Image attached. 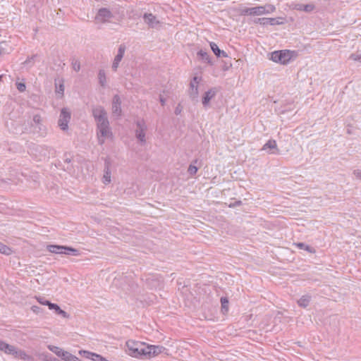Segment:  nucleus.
<instances>
[{
  "label": "nucleus",
  "instance_id": "obj_1",
  "mask_svg": "<svg viewBox=\"0 0 361 361\" xmlns=\"http://www.w3.org/2000/svg\"><path fill=\"white\" fill-rule=\"evenodd\" d=\"M92 113L97 123V140L99 143L102 145L106 140H111L113 137L107 114L102 107L96 108Z\"/></svg>",
  "mask_w": 361,
  "mask_h": 361
},
{
  "label": "nucleus",
  "instance_id": "obj_2",
  "mask_svg": "<svg viewBox=\"0 0 361 361\" xmlns=\"http://www.w3.org/2000/svg\"><path fill=\"white\" fill-rule=\"evenodd\" d=\"M146 347L145 343L140 341L130 340L126 342V351L134 357H146Z\"/></svg>",
  "mask_w": 361,
  "mask_h": 361
},
{
  "label": "nucleus",
  "instance_id": "obj_3",
  "mask_svg": "<svg viewBox=\"0 0 361 361\" xmlns=\"http://www.w3.org/2000/svg\"><path fill=\"white\" fill-rule=\"evenodd\" d=\"M47 250L54 254L66 255L77 256L79 255V251L71 247L58 245H48Z\"/></svg>",
  "mask_w": 361,
  "mask_h": 361
},
{
  "label": "nucleus",
  "instance_id": "obj_4",
  "mask_svg": "<svg viewBox=\"0 0 361 361\" xmlns=\"http://www.w3.org/2000/svg\"><path fill=\"white\" fill-rule=\"evenodd\" d=\"M292 58V53L288 50L275 51L271 54L270 59L283 65L288 63Z\"/></svg>",
  "mask_w": 361,
  "mask_h": 361
},
{
  "label": "nucleus",
  "instance_id": "obj_5",
  "mask_svg": "<svg viewBox=\"0 0 361 361\" xmlns=\"http://www.w3.org/2000/svg\"><path fill=\"white\" fill-rule=\"evenodd\" d=\"M276 10L274 6L267 4L266 6H256L248 8L245 10V13L252 16H261L266 13H273Z\"/></svg>",
  "mask_w": 361,
  "mask_h": 361
},
{
  "label": "nucleus",
  "instance_id": "obj_6",
  "mask_svg": "<svg viewBox=\"0 0 361 361\" xmlns=\"http://www.w3.org/2000/svg\"><path fill=\"white\" fill-rule=\"evenodd\" d=\"M71 118V112L68 108H63L61 110L59 118L58 121V126L63 131H66L68 129V123Z\"/></svg>",
  "mask_w": 361,
  "mask_h": 361
},
{
  "label": "nucleus",
  "instance_id": "obj_7",
  "mask_svg": "<svg viewBox=\"0 0 361 361\" xmlns=\"http://www.w3.org/2000/svg\"><path fill=\"white\" fill-rule=\"evenodd\" d=\"M113 14L111 11L106 8H100L94 18V23L96 24H103L110 21L112 18Z\"/></svg>",
  "mask_w": 361,
  "mask_h": 361
},
{
  "label": "nucleus",
  "instance_id": "obj_8",
  "mask_svg": "<svg viewBox=\"0 0 361 361\" xmlns=\"http://www.w3.org/2000/svg\"><path fill=\"white\" fill-rule=\"evenodd\" d=\"M136 126L135 137L142 145H145L146 143L145 134L147 128L145 122L143 120L137 121Z\"/></svg>",
  "mask_w": 361,
  "mask_h": 361
},
{
  "label": "nucleus",
  "instance_id": "obj_9",
  "mask_svg": "<svg viewBox=\"0 0 361 361\" xmlns=\"http://www.w3.org/2000/svg\"><path fill=\"white\" fill-rule=\"evenodd\" d=\"M201 81V78L198 76H194L192 80L190 82V87L188 90V94L192 100H197L199 91H198V85Z\"/></svg>",
  "mask_w": 361,
  "mask_h": 361
},
{
  "label": "nucleus",
  "instance_id": "obj_10",
  "mask_svg": "<svg viewBox=\"0 0 361 361\" xmlns=\"http://www.w3.org/2000/svg\"><path fill=\"white\" fill-rule=\"evenodd\" d=\"M262 150L266 151L269 154H279V149L278 148L276 140H269L267 142H266Z\"/></svg>",
  "mask_w": 361,
  "mask_h": 361
},
{
  "label": "nucleus",
  "instance_id": "obj_11",
  "mask_svg": "<svg viewBox=\"0 0 361 361\" xmlns=\"http://www.w3.org/2000/svg\"><path fill=\"white\" fill-rule=\"evenodd\" d=\"M126 51V46L123 44H121L118 49V53L116 55L113 63H112V69L116 71L119 66L120 62L121 61L124 53Z\"/></svg>",
  "mask_w": 361,
  "mask_h": 361
},
{
  "label": "nucleus",
  "instance_id": "obj_12",
  "mask_svg": "<svg viewBox=\"0 0 361 361\" xmlns=\"http://www.w3.org/2000/svg\"><path fill=\"white\" fill-rule=\"evenodd\" d=\"M165 350V348L160 345H147L146 347V357H154L161 353Z\"/></svg>",
  "mask_w": 361,
  "mask_h": 361
},
{
  "label": "nucleus",
  "instance_id": "obj_13",
  "mask_svg": "<svg viewBox=\"0 0 361 361\" xmlns=\"http://www.w3.org/2000/svg\"><path fill=\"white\" fill-rule=\"evenodd\" d=\"M112 112L114 115L119 116L121 114V100L118 95L116 94L112 100Z\"/></svg>",
  "mask_w": 361,
  "mask_h": 361
},
{
  "label": "nucleus",
  "instance_id": "obj_14",
  "mask_svg": "<svg viewBox=\"0 0 361 361\" xmlns=\"http://www.w3.org/2000/svg\"><path fill=\"white\" fill-rule=\"evenodd\" d=\"M143 18L145 23L152 28L157 27L160 23L159 20L152 13H145Z\"/></svg>",
  "mask_w": 361,
  "mask_h": 361
},
{
  "label": "nucleus",
  "instance_id": "obj_15",
  "mask_svg": "<svg viewBox=\"0 0 361 361\" xmlns=\"http://www.w3.org/2000/svg\"><path fill=\"white\" fill-rule=\"evenodd\" d=\"M215 94L216 91L214 89H211L204 93V95L203 96L202 101V105L204 106V108H207L209 106L211 99L214 98Z\"/></svg>",
  "mask_w": 361,
  "mask_h": 361
},
{
  "label": "nucleus",
  "instance_id": "obj_16",
  "mask_svg": "<svg viewBox=\"0 0 361 361\" xmlns=\"http://www.w3.org/2000/svg\"><path fill=\"white\" fill-rule=\"evenodd\" d=\"M111 181V172L109 168V163H106L105 168L104 170V174L102 178V182L105 184L108 185Z\"/></svg>",
  "mask_w": 361,
  "mask_h": 361
},
{
  "label": "nucleus",
  "instance_id": "obj_17",
  "mask_svg": "<svg viewBox=\"0 0 361 361\" xmlns=\"http://www.w3.org/2000/svg\"><path fill=\"white\" fill-rule=\"evenodd\" d=\"M97 80L99 85L104 88L107 87L106 73L104 70L99 69L97 74Z\"/></svg>",
  "mask_w": 361,
  "mask_h": 361
},
{
  "label": "nucleus",
  "instance_id": "obj_18",
  "mask_svg": "<svg viewBox=\"0 0 361 361\" xmlns=\"http://www.w3.org/2000/svg\"><path fill=\"white\" fill-rule=\"evenodd\" d=\"M49 309V310H54L56 314L61 315L63 318L68 317V313L66 312H65L64 310H61L60 308V307L58 305L55 304V303L51 304Z\"/></svg>",
  "mask_w": 361,
  "mask_h": 361
},
{
  "label": "nucleus",
  "instance_id": "obj_19",
  "mask_svg": "<svg viewBox=\"0 0 361 361\" xmlns=\"http://www.w3.org/2000/svg\"><path fill=\"white\" fill-rule=\"evenodd\" d=\"M315 6L312 4H298L295 6V8L298 11H304L305 12L310 13L312 12L314 9Z\"/></svg>",
  "mask_w": 361,
  "mask_h": 361
},
{
  "label": "nucleus",
  "instance_id": "obj_20",
  "mask_svg": "<svg viewBox=\"0 0 361 361\" xmlns=\"http://www.w3.org/2000/svg\"><path fill=\"white\" fill-rule=\"evenodd\" d=\"M65 361H79V358L72 355L69 352L63 351L61 352V357Z\"/></svg>",
  "mask_w": 361,
  "mask_h": 361
},
{
  "label": "nucleus",
  "instance_id": "obj_21",
  "mask_svg": "<svg viewBox=\"0 0 361 361\" xmlns=\"http://www.w3.org/2000/svg\"><path fill=\"white\" fill-rule=\"evenodd\" d=\"M15 357L27 361H32L33 360L32 356L27 355L24 350H17Z\"/></svg>",
  "mask_w": 361,
  "mask_h": 361
},
{
  "label": "nucleus",
  "instance_id": "obj_22",
  "mask_svg": "<svg viewBox=\"0 0 361 361\" xmlns=\"http://www.w3.org/2000/svg\"><path fill=\"white\" fill-rule=\"evenodd\" d=\"M310 300H311V297L310 295H302L298 300V304L300 307H306L309 305Z\"/></svg>",
  "mask_w": 361,
  "mask_h": 361
},
{
  "label": "nucleus",
  "instance_id": "obj_23",
  "mask_svg": "<svg viewBox=\"0 0 361 361\" xmlns=\"http://www.w3.org/2000/svg\"><path fill=\"white\" fill-rule=\"evenodd\" d=\"M17 350L18 349L14 345L6 343L4 352L15 357Z\"/></svg>",
  "mask_w": 361,
  "mask_h": 361
},
{
  "label": "nucleus",
  "instance_id": "obj_24",
  "mask_svg": "<svg viewBox=\"0 0 361 361\" xmlns=\"http://www.w3.org/2000/svg\"><path fill=\"white\" fill-rule=\"evenodd\" d=\"M37 57V54H34L30 57H27V59L23 63V64L27 68H30L35 65V59Z\"/></svg>",
  "mask_w": 361,
  "mask_h": 361
},
{
  "label": "nucleus",
  "instance_id": "obj_25",
  "mask_svg": "<svg viewBox=\"0 0 361 361\" xmlns=\"http://www.w3.org/2000/svg\"><path fill=\"white\" fill-rule=\"evenodd\" d=\"M33 123L35 124H36L37 126H38V128H39V130L41 131L42 130H44V127L43 126V125L42 124V118H41V116L39 115V114H35L34 116H33Z\"/></svg>",
  "mask_w": 361,
  "mask_h": 361
},
{
  "label": "nucleus",
  "instance_id": "obj_26",
  "mask_svg": "<svg viewBox=\"0 0 361 361\" xmlns=\"http://www.w3.org/2000/svg\"><path fill=\"white\" fill-rule=\"evenodd\" d=\"M0 253L6 255H9L12 253V250L7 245L0 243Z\"/></svg>",
  "mask_w": 361,
  "mask_h": 361
},
{
  "label": "nucleus",
  "instance_id": "obj_27",
  "mask_svg": "<svg viewBox=\"0 0 361 361\" xmlns=\"http://www.w3.org/2000/svg\"><path fill=\"white\" fill-rule=\"evenodd\" d=\"M295 245L298 248L305 250L310 253L314 252V250L312 247H310L303 243H296Z\"/></svg>",
  "mask_w": 361,
  "mask_h": 361
},
{
  "label": "nucleus",
  "instance_id": "obj_28",
  "mask_svg": "<svg viewBox=\"0 0 361 361\" xmlns=\"http://www.w3.org/2000/svg\"><path fill=\"white\" fill-rule=\"evenodd\" d=\"M197 55L200 56L204 62L211 63L210 58L206 51L200 50L198 51Z\"/></svg>",
  "mask_w": 361,
  "mask_h": 361
},
{
  "label": "nucleus",
  "instance_id": "obj_29",
  "mask_svg": "<svg viewBox=\"0 0 361 361\" xmlns=\"http://www.w3.org/2000/svg\"><path fill=\"white\" fill-rule=\"evenodd\" d=\"M350 59L361 63V51L353 53L350 56Z\"/></svg>",
  "mask_w": 361,
  "mask_h": 361
},
{
  "label": "nucleus",
  "instance_id": "obj_30",
  "mask_svg": "<svg viewBox=\"0 0 361 361\" xmlns=\"http://www.w3.org/2000/svg\"><path fill=\"white\" fill-rule=\"evenodd\" d=\"M210 47L214 54L218 56H221V49L218 47L217 44L214 42H210Z\"/></svg>",
  "mask_w": 361,
  "mask_h": 361
},
{
  "label": "nucleus",
  "instance_id": "obj_31",
  "mask_svg": "<svg viewBox=\"0 0 361 361\" xmlns=\"http://www.w3.org/2000/svg\"><path fill=\"white\" fill-rule=\"evenodd\" d=\"M49 349L52 351L53 353H54L56 355H58L59 357H61V352H63V350L62 349H61L60 348L57 347V346H54V345H49L48 346Z\"/></svg>",
  "mask_w": 361,
  "mask_h": 361
},
{
  "label": "nucleus",
  "instance_id": "obj_32",
  "mask_svg": "<svg viewBox=\"0 0 361 361\" xmlns=\"http://www.w3.org/2000/svg\"><path fill=\"white\" fill-rule=\"evenodd\" d=\"M71 65H72V67L73 68L75 71H79L80 69V62L75 58H72L71 59Z\"/></svg>",
  "mask_w": 361,
  "mask_h": 361
},
{
  "label": "nucleus",
  "instance_id": "obj_33",
  "mask_svg": "<svg viewBox=\"0 0 361 361\" xmlns=\"http://www.w3.org/2000/svg\"><path fill=\"white\" fill-rule=\"evenodd\" d=\"M221 307L222 310H224L225 312L228 311V300L226 298H221Z\"/></svg>",
  "mask_w": 361,
  "mask_h": 361
},
{
  "label": "nucleus",
  "instance_id": "obj_34",
  "mask_svg": "<svg viewBox=\"0 0 361 361\" xmlns=\"http://www.w3.org/2000/svg\"><path fill=\"white\" fill-rule=\"evenodd\" d=\"M37 300L40 304L47 305L49 307H50V305L52 304L50 301L46 300L44 297H37Z\"/></svg>",
  "mask_w": 361,
  "mask_h": 361
},
{
  "label": "nucleus",
  "instance_id": "obj_35",
  "mask_svg": "<svg viewBox=\"0 0 361 361\" xmlns=\"http://www.w3.org/2000/svg\"><path fill=\"white\" fill-rule=\"evenodd\" d=\"M197 170H198V169L197 166H195L192 164H190L188 167V171L190 175L193 176V175L196 174V173L197 172Z\"/></svg>",
  "mask_w": 361,
  "mask_h": 361
},
{
  "label": "nucleus",
  "instance_id": "obj_36",
  "mask_svg": "<svg viewBox=\"0 0 361 361\" xmlns=\"http://www.w3.org/2000/svg\"><path fill=\"white\" fill-rule=\"evenodd\" d=\"M64 92V85L63 83L59 84V86H57V84H56V92L58 94H63Z\"/></svg>",
  "mask_w": 361,
  "mask_h": 361
},
{
  "label": "nucleus",
  "instance_id": "obj_37",
  "mask_svg": "<svg viewBox=\"0 0 361 361\" xmlns=\"http://www.w3.org/2000/svg\"><path fill=\"white\" fill-rule=\"evenodd\" d=\"M16 87L18 90L20 92H23L24 91H25L26 89L25 84L23 82H17Z\"/></svg>",
  "mask_w": 361,
  "mask_h": 361
},
{
  "label": "nucleus",
  "instance_id": "obj_38",
  "mask_svg": "<svg viewBox=\"0 0 361 361\" xmlns=\"http://www.w3.org/2000/svg\"><path fill=\"white\" fill-rule=\"evenodd\" d=\"M353 176L355 178L361 181V169H355L353 172Z\"/></svg>",
  "mask_w": 361,
  "mask_h": 361
},
{
  "label": "nucleus",
  "instance_id": "obj_39",
  "mask_svg": "<svg viewBox=\"0 0 361 361\" xmlns=\"http://www.w3.org/2000/svg\"><path fill=\"white\" fill-rule=\"evenodd\" d=\"M80 355H84V356L87 358H90V352L87 350H80Z\"/></svg>",
  "mask_w": 361,
  "mask_h": 361
},
{
  "label": "nucleus",
  "instance_id": "obj_40",
  "mask_svg": "<svg viewBox=\"0 0 361 361\" xmlns=\"http://www.w3.org/2000/svg\"><path fill=\"white\" fill-rule=\"evenodd\" d=\"M6 345V342L0 340V350L4 351Z\"/></svg>",
  "mask_w": 361,
  "mask_h": 361
},
{
  "label": "nucleus",
  "instance_id": "obj_41",
  "mask_svg": "<svg viewBox=\"0 0 361 361\" xmlns=\"http://www.w3.org/2000/svg\"><path fill=\"white\" fill-rule=\"evenodd\" d=\"M159 101H160V103L162 106H164L165 104H166V99L161 96L160 95L159 97Z\"/></svg>",
  "mask_w": 361,
  "mask_h": 361
},
{
  "label": "nucleus",
  "instance_id": "obj_42",
  "mask_svg": "<svg viewBox=\"0 0 361 361\" xmlns=\"http://www.w3.org/2000/svg\"><path fill=\"white\" fill-rule=\"evenodd\" d=\"M181 112V108L180 107V105H178L176 109H175V114L176 115H178Z\"/></svg>",
  "mask_w": 361,
  "mask_h": 361
},
{
  "label": "nucleus",
  "instance_id": "obj_43",
  "mask_svg": "<svg viewBox=\"0 0 361 361\" xmlns=\"http://www.w3.org/2000/svg\"><path fill=\"white\" fill-rule=\"evenodd\" d=\"M39 307H37V306H35V305H34V306H32V311H33V312H38V310H39Z\"/></svg>",
  "mask_w": 361,
  "mask_h": 361
},
{
  "label": "nucleus",
  "instance_id": "obj_44",
  "mask_svg": "<svg viewBox=\"0 0 361 361\" xmlns=\"http://www.w3.org/2000/svg\"><path fill=\"white\" fill-rule=\"evenodd\" d=\"M221 56H222V57H227L228 55H227V54L224 51H221Z\"/></svg>",
  "mask_w": 361,
  "mask_h": 361
},
{
  "label": "nucleus",
  "instance_id": "obj_45",
  "mask_svg": "<svg viewBox=\"0 0 361 361\" xmlns=\"http://www.w3.org/2000/svg\"><path fill=\"white\" fill-rule=\"evenodd\" d=\"M65 161H66V162H67V163H70V162H71V159H69V158H66V159H65Z\"/></svg>",
  "mask_w": 361,
  "mask_h": 361
},
{
  "label": "nucleus",
  "instance_id": "obj_46",
  "mask_svg": "<svg viewBox=\"0 0 361 361\" xmlns=\"http://www.w3.org/2000/svg\"><path fill=\"white\" fill-rule=\"evenodd\" d=\"M269 20H270L271 24L273 25L274 24L273 22L274 21V18H269Z\"/></svg>",
  "mask_w": 361,
  "mask_h": 361
},
{
  "label": "nucleus",
  "instance_id": "obj_47",
  "mask_svg": "<svg viewBox=\"0 0 361 361\" xmlns=\"http://www.w3.org/2000/svg\"><path fill=\"white\" fill-rule=\"evenodd\" d=\"M2 78H3V75H0V82H1L2 80Z\"/></svg>",
  "mask_w": 361,
  "mask_h": 361
},
{
  "label": "nucleus",
  "instance_id": "obj_48",
  "mask_svg": "<svg viewBox=\"0 0 361 361\" xmlns=\"http://www.w3.org/2000/svg\"><path fill=\"white\" fill-rule=\"evenodd\" d=\"M54 360H55V361H59V360H56V359H54ZM79 361H80V359H79Z\"/></svg>",
  "mask_w": 361,
  "mask_h": 361
}]
</instances>
